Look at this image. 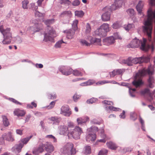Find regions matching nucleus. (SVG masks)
Masks as SVG:
<instances>
[{
    "mask_svg": "<svg viewBox=\"0 0 155 155\" xmlns=\"http://www.w3.org/2000/svg\"><path fill=\"white\" fill-rule=\"evenodd\" d=\"M59 129L60 134L67 135L68 137H72L76 140L80 139L81 135L83 132L82 128L77 126L74 127V124L71 122L68 123L67 126H60Z\"/></svg>",
    "mask_w": 155,
    "mask_h": 155,
    "instance_id": "nucleus-1",
    "label": "nucleus"
},
{
    "mask_svg": "<svg viewBox=\"0 0 155 155\" xmlns=\"http://www.w3.org/2000/svg\"><path fill=\"white\" fill-rule=\"evenodd\" d=\"M153 71V69L151 65L149 66L147 69L143 68L139 70V72L136 74L135 77V79L132 82L133 85L136 87L140 86L143 84L140 78L147 74H148L149 75H152ZM154 82L153 77L152 76H150L148 80V86L149 87L151 88L153 87L154 85L153 83Z\"/></svg>",
    "mask_w": 155,
    "mask_h": 155,
    "instance_id": "nucleus-2",
    "label": "nucleus"
},
{
    "mask_svg": "<svg viewBox=\"0 0 155 155\" xmlns=\"http://www.w3.org/2000/svg\"><path fill=\"white\" fill-rule=\"evenodd\" d=\"M45 24L48 26L47 32L45 33L43 41L45 42L49 41L51 42H54V38L56 36L55 32L52 28L49 27L48 25L53 24L54 22V19H48L44 21Z\"/></svg>",
    "mask_w": 155,
    "mask_h": 155,
    "instance_id": "nucleus-3",
    "label": "nucleus"
},
{
    "mask_svg": "<svg viewBox=\"0 0 155 155\" xmlns=\"http://www.w3.org/2000/svg\"><path fill=\"white\" fill-rule=\"evenodd\" d=\"M0 32L4 37V39L2 41V43L4 45L10 44L12 38L10 28H7L5 29L2 25H1L0 26Z\"/></svg>",
    "mask_w": 155,
    "mask_h": 155,
    "instance_id": "nucleus-4",
    "label": "nucleus"
},
{
    "mask_svg": "<svg viewBox=\"0 0 155 155\" xmlns=\"http://www.w3.org/2000/svg\"><path fill=\"white\" fill-rule=\"evenodd\" d=\"M60 153L61 155H72L75 154L76 151L74 144L71 143H68L61 148Z\"/></svg>",
    "mask_w": 155,
    "mask_h": 155,
    "instance_id": "nucleus-5",
    "label": "nucleus"
},
{
    "mask_svg": "<svg viewBox=\"0 0 155 155\" xmlns=\"http://www.w3.org/2000/svg\"><path fill=\"white\" fill-rule=\"evenodd\" d=\"M123 3L122 0H114V3L111 6H107L104 10L109 9V11H114L118 9L121 7Z\"/></svg>",
    "mask_w": 155,
    "mask_h": 155,
    "instance_id": "nucleus-6",
    "label": "nucleus"
},
{
    "mask_svg": "<svg viewBox=\"0 0 155 155\" xmlns=\"http://www.w3.org/2000/svg\"><path fill=\"white\" fill-rule=\"evenodd\" d=\"M59 70L63 74L68 76L71 74L72 72V69L67 66H61L58 68Z\"/></svg>",
    "mask_w": 155,
    "mask_h": 155,
    "instance_id": "nucleus-7",
    "label": "nucleus"
},
{
    "mask_svg": "<svg viewBox=\"0 0 155 155\" xmlns=\"http://www.w3.org/2000/svg\"><path fill=\"white\" fill-rule=\"evenodd\" d=\"M150 59V57L149 56L147 57L143 56L135 58H132V62H133V64H140L143 62L147 63L149 61Z\"/></svg>",
    "mask_w": 155,
    "mask_h": 155,
    "instance_id": "nucleus-8",
    "label": "nucleus"
},
{
    "mask_svg": "<svg viewBox=\"0 0 155 155\" xmlns=\"http://www.w3.org/2000/svg\"><path fill=\"white\" fill-rule=\"evenodd\" d=\"M105 7L103 9V11L105 12L101 15V19L103 21H107L110 20L111 14L110 12L112 11H109V9H107L106 10H104Z\"/></svg>",
    "mask_w": 155,
    "mask_h": 155,
    "instance_id": "nucleus-9",
    "label": "nucleus"
},
{
    "mask_svg": "<svg viewBox=\"0 0 155 155\" xmlns=\"http://www.w3.org/2000/svg\"><path fill=\"white\" fill-rule=\"evenodd\" d=\"M93 35L95 36L103 37L106 36L107 33L100 27L94 32Z\"/></svg>",
    "mask_w": 155,
    "mask_h": 155,
    "instance_id": "nucleus-10",
    "label": "nucleus"
},
{
    "mask_svg": "<svg viewBox=\"0 0 155 155\" xmlns=\"http://www.w3.org/2000/svg\"><path fill=\"white\" fill-rule=\"evenodd\" d=\"M125 71V70L123 68L115 69L110 73V77H113L116 75H122Z\"/></svg>",
    "mask_w": 155,
    "mask_h": 155,
    "instance_id": "nucleus-11",
    "label": "nucleus"
},
{
    "mask_svg": "<svg viewBox=\"0 0 155 155\" xmlns=\"http://www.w3.org/2000/svg\"><path fill=\"white\" fill-rule=\"evenodd\" d=\"M69 108L68 106H63L61 108L60 114L67 117L69 116L71 114V111H69Z\"/></svg>",
    "mask_w": 155,
    "mask_h": 155,
    "instance_id": "nucleus-12",
    "label": "nucleus"
},
{
    "mask_svg": "<svg viewBox=\"0 0 155 155\" xmlns=\"http://www.w3.org/2000/svg\"><path fill=\"white\" fill-rule=\"evenodd\" d=\"M144 2L142 1H140L136 6L137 11L139 15H142L141 17L144 16V14L142 12Z\"/></svg>",
    "mask_w": 155,
    "mask_h": 155,
    "instance_id": "nucleus-13",
    "label": "nucleus"
},
{
    "mask_svg": "<svg viewBox=\"0 0 155 155\" xmlns=\"http://www.w3.org/2000/svg\"><path fill=\"white\" fill-rule=\"evenodd\" d=\"M89 120V118L87 116H85L78 118L77 119V122L78 125H81Z\"/></svg>",
    "mask_w": 155,
    "mask_h": 155,
    "instance_id": "nucleus-14",
    "label": "nucleus"
},
{
    "mask_svg": "<svg viewBox=\"0 0 155 155\" xmlns=\"http://www.w3.org/2000/svg\"><path fill=\"white\" fill-rule=\"evenodd\" d=\"M31 23L35 25V27L36 30H35V31L37 32L39 31L42 29V25L37 20H32L31 21Z\"/></svg>",
    "mask_w": 155,
    "mask_h": 155,
    "instance_id": "nucleus-15",
    "label": "nucleus"
},
{
    "mask_svg": "<svg viewBox=\"0 0 155 155\" xmlns=\"http://www.w3.org/2000/svg\"><path fill=\"white\" fill-rule=\"evenodd\" d=\"M2 137L8 141L12 142L14 140L12 135V133L11 132H8L7 133L4 134L2 135Z\"/></svg>",
    "mask_w": 155,
    "mask_h": 155,
    "instance_id": "nucleus-16",
    "label": "nucleus"
},
{
    "mask_svg": "<svg viewBox=\"0 0 155 155\" xmlns=\"http://www.w3.org/2000/svg\"><path fill=\"white\" fill-rule=\"evenodd\" d=\"M64 32L66 34L67 38L68 39H72L74 38L75 31L69 29L64 31Z\"/></svg>",
    "mask_w": 155,
    "mask_h": 155,
    "instance_id": "nucleus-17",
    "label": "nucleus"
},
{
    "mask_svg": "<svg viewBox=\"0 0 155 155\" xmlns=\"http://www.w3.org/2000/svg\"><path fill=\"white\" fill-rule=\"evenodd\" d=\"M96 138V135L94 134L90 133L86 136V140L89 142H92L94 141Z\"/></svg>",
    "mask_w": 155,
    "mask_h": 155,
    "instance_id": "nucleus-18",
    "label": "nucleus"
},
{
    "mask_svg": "<svg viewBox=\"0 0 155 155\" xmlns=\"http://www.w3.org/2000/svg\"><path fill=\"white\" fill-rule=\"evenodd\" d=\"M45 145L43 144L41 145L38 148L35 149L33 151V153L35 155H37L39 153L43 152L44 151L43 148Z\"/></svg>",
    "mask_w": 155,
    "mask_h": 155,
    "instance_id": "nucleus-19",
    "label": "nucleus"
},
{
    "mask_svg": "<svg viewBox=\"0 0 155 155\" xmlns=\"http://www.w3.org/2000/svg\"><path fill=\"white\" fill-rule=\"evenodd\" d=\"M44 147H45L46 151L48 152L51 153L54 150L53 146L50 143L47 142Z\"/></svg>",
    "mask_w": 155,
    "mask_h": 155,
    "instance_id": "nucleus-20",
    "label": "nucleus"
},
{
    "mask_svg": "<svg viewBox=\"0 0 155 155\" xmlns=\"http://www.w3.org/2000/svg\"><path fill=\"white\" fill-rule=\"evenodd\" d=\"M14 114L18 116L22 117L25 114V112L23 110H21L19 109H17L15 110L14 112Z\"/></svg>",
    "mask_w": 155,
    "mask_h": 155,
    "instance_id": "nucleus-21",
    "label": "nucleus"
},
{
    "mask_svg": "<svg viewBox=\"0 0 155 155\" xmlns=\"http://www.w3.org/2000/svg\"><path fill=\"white\" fill-rule=\"evenodd\" d=\"M100 27L106 33L110 30L109 24L107 23H103Z\"/></svg>",
    "mask_w": 155,
    "mask_h": 155,
    "instance_id": "nucleus-22",
    "label": "nucleus"
},
{
    "mask_svg": "<svg viewBox=\"0 0 155 155\" xmlns=\"http://www.w3.org/2000/svg\"><path fill=\"white\" fill-rule=\"evenodd\" d=\"M104 41L107 43V45H109L114 43L115 41V39L114 37L111 36L105 39Z\"/></svg>",
    "mask_w": 155,
    "mask_h": 155,
    "instance_id": "nucleus-23",
    "label": "nucleus"
},
{
    "mask_svg": "<svg viewBox=\"0 0 155 155\" xmlns=\"http://www.w3.org/2000/svg\"><path fill=\"white\" fill-rule=\"evenodd\" d=\"M100 131L101 133V136L103 138V139L98 140H97V142H101L104 143L106 142V137L105 135L104 134V130L103 129H101V130H99Z\"/></svg>",
    "mask_w": 155,
    "mask_h": 155,
    "instance_id": "nucleus-24",
    "label": "nucleus"
},
{
    "mask_svg": "<svg viewBox=\"0 0 155 155\" xmlns=\"http://www.w3.org/2000/svg\"><path fill=\"white\" fill-rule=\"evenodd\" d=\"M107 145L109 148L112 150L116 149L117 147V146L116 144L111 141L107 143Z\"/></svg>",
    "mask_w": 155,
    "mask_h": 155,
    "instance_id": "nucleus-25",
    "label": "nucleus"
},
{
    "mask_svg": "<svg viewBox=\"0 0 155 155\" xmlns=\"http://www.w3.org/2000/svg\"><path fill=\"white\" fill-rule=\"evenodd\" d=\"M83 153L86 155L90 154L91 153V147L89 146H85L84 148Z\"/></svg>",
    "mask_w": 155,
    "mask_h": 155,
    "instance_id": "nucleus-26",
    "label": "nucleus"
},
{
    "mask_svg": "<svg viewBox=\"0 0 155 155\" xmlns=\"http://www.w3.org/2000/svg\"><path fill=\"white\" fill-rule=\"evenodd\" d=\"M121 25L122 24L120 21H117L112 24L111 27L113 29H117L120 28Z\"/></svg>",
    "mask_w": 155,
    "mask_h": 155,
    "instance_id": "nucleus-27",
    "label": "nucleus"
},
{
    "mask_svg": "<svg viewBox=\"0 0 155 155\" xmlns=\"http://www.w3.org/2000/svg\"><path fill=\"white\" fill-rule=\"evenodd\" d=\"M48 119L54 122V123L55 124H58L60 122L61 119L60 118L58 117H49Z\"/></svg>",
    "mask_w": 155,
    "mask_h": 155,
    "instance_id": "nucleus-28",
    "label": "nucleus"
},
{
    "mask_svg": "<svg viewBox=\"0 0 155 155\" xmlns=\"http://www.w3.org/2000/svg\"><path fill=\"white\" fill-rule=\"evenodd\" d=\"M23 144L21 143H20L18 144L15 145L13 149H15L18 152L21 151V148L23 147Z\"/></svg>",
    "mask_w": 155,
    "mask_h": 155,
    "instance_id": "nucleus-29",
    "label": "nucleus"
},
{
    "mask_svg": "<svg viewBox=\"0 0 155 155\" xmlns=\"http://www.w3.org/2000/svg\"><path fill=\"white\" fill-rule=\"evenodd\" d=\"M123 63L127 64L129 66H131L133 64L132 62V58L129 57L127 60H123Z\"/></svg>",
    "mask_w": 155,
    "mask_h": 155,
    "instance_id": "nucleus-30",
    "label": "nucleus"
},
{
    "mask_svg": "<svg viewBox=\"0 0 155 155\" xmlns=\"http://www.w3.org/2000/svg\"><path fill=\"white\" fill-rule=\"evenodd\" d=\"M75 15L79 18L82 17L84 15V13L82 10L76 11L74 12Z\"/></svg>",
    "mask_w": 155,
    "mask_h": 155,
    "instance_id": "nucleus-31",
    "label": "nucleus"
},
{
    "mask_svg": "<svg viewBox=\"0 0 155 155\" xmlns=\"http://www.w3.org/2000/svg\"><path fill=\"white\" fill-rule=\"evenodd\" d=\"M63 43L66 44L67 43L64 42L62 39L57 42L54 45V47L56 48H61Z\"/></svg>",
    "mask_w": 155,
    "mask_h": 155,
    "instance_id": "nucleus-32",
    "label": "nucleus"
},
{
    "mask_svg": "<svg viewBox=\"0 0 155 155\" xmlns=\"http://www.w3.org/2000/svg\"><path fill=\"white\" fill-rule=\"evenodd\" d=\"M32 136H30L24 138L20 140L21 143L23 144H26L30 140Z\"/></svg>",
    "mask_w": 155,
    "mask_h": 155,
    "instance_id": "nucleus-33",
    "label": "nucleus"
},
{
    "mask_svg": "<svg viewBox=\"0 0 155 155\" xmlns=\"http://www.w3.org/2000/svg\"><path fill=\"white\" fill-rule=\"evenodd\" d=\"M2 117L3 118V122L4 125L5 127L8 126L9 124V123L7 117L5 116H2Z\"/></svg>",
    "mask_w": 155,
    "mask_h": 155,
    "instance_id": "nucleus-34",
    "label": "nucleus"
},
{
    "mask_svg": "<svg viewBox=\"0 0 155 155\" xmlns=\"http://www.w3.org/2000/svg\"><path fill=\"white\" fill-rule=\"evenodd\" d=\"M91 27L90 25L88 23L86 24L85 26V32L87 34H89L91 31Z\"/></svg>",
    "mask_w": 155,
    "mask_h": 155,
    "instance_id": "nucleus-35",
    "label": "nucleus"
},
{
    "mask_svg": "<svg viewBox=\"0 0 155 155\" xmlns=\"http://www.w3.org/2000/svg\"><path fill=\"white\" fill-rule=\"evenodd\" d=\"M134 27V26L132 24H129L127 25H125L124 28L127 31H129L131 30Z\"/></svg>",
    "mask_w": 155,
    "mask_h": 155,
    "instance_id": "nucleus-36",
    "label": "nucleus"
},
{
    "mask_svg": "<svg viewBox=\"0 0 155 155\" xmlns=\"http://www.w3.org/2000/svg\"><path fill=\"white\" fill-rule=\"evenodd\" d=\"M29 2L28 0H23L21 2L22 6L24 9H27Z\"/></svg>",
    "mask_w": 155,
    "mask_h": 155,
    "instance_id": "nucleus-37",
    "label": "nucleus"
},
{
    "mask_svg": "<svg viewBox=\"0 0 155 155\" xmlns=\"http://www.w3.org/2000/svg\"><path fill=\"white\" fill-rule=\"evenodd\" d=\"M78 23V21L77 20H75L74 21L73 23L72 24V28L74 30H76L78 28L77 24Z\"/></svg>",
    "mask_w": 155,
    "mask_h": 155,
    "instance_id": "nucleus-38",
    "label": "nucleus"
},
{
    "mask_svg": "<svg viewBox=\"0 0 155 155\" xmlns=\"http://www.w3.org/2000/svg\"><path fill=\"white\" fill-rule=\"evenodd\" d=\"M72 73H73V74L75 76H82V73L77 69L75 70L74 71L72 70Z\"/></svg>",
    "mask_w": 155,
    "mask_h": 155,
    "instance_id": "nucleus-39",
    "label": "nucleus"
},
{
    "mask_svg": "<svg viewBox=\"0 0 155 155\" xmlns=\"http://www.w3.org/2000/svg\"><path fill=\"white\" fill-rule=\"evenodd\" d=\"M48 98L51 99H54L56 98L57 96L55 93H53L50 94H48Z\"/></svg>",
    "mask_w": 155,
    "mask_h": 155,
    "instance_id": "nucleus-40",
    "label": "nucleus"
},
{
    "mask_svg": "<svg viewBox=\"0 0 155 155\" xmlns=\"http://www.w3.org/2000/svg\"><path fill=\"white\" fill-rule=\"evenodd\" d=\"M107 151L105 149H102L100 151L97 155H106Z\"/></svg>",
    "mask_w": 155,
    "mask_h": 155,
    "instance_id": "nucleus-41",
    "label": "nucleus"
},
{
    "mask_svg": "<svg viewBox=\"0 0 155 155\" xmlns=\"http://www.w3.org/2000/svg\"><path fill=\"white\" fill-rule=\"evenodd\" d=\"M108 108L110 110H112L114 111H120L121 109L112 106H110L108 107Z\"/></svg>",
    "mask_w": 155,
    "mask_h": 155,
    "instance_id": "nucleus-42",
    "label": "nucleus"
},
{
    "mask_svg": "<svg viewBox=\"0 0 155 155\" xmlns=\"http://www.w3.org/2000/svg\"><path fill=\"white\" fill-rule=\"evenodd\" d=\"M87 130L89 131L96 132L98 131V128L97 127L92 126L91 128H88Z\"/></svg>",
    "mask_w": 155,
    "mask_h": 155,
    "instance_id": "nucleus-43",
    "label": "nucleus"
},
{
    "mask_svg": "<svg viewBox=\"0 0 155 155\" xmlns=\"http://www.w3.org/2000/svg\"><path fill=\"white\" fill-rule=\"evenodd\" d=\"M97 101V100L96 98H92L88 100L87 102L88 104H92L93 103H94L96 102Z\"/></svg>",
    "mask_w": 155,
    "mask_h": 155,
    "instance_id": "nucleus-44",
    "label": "nucleus"
},
{
    "mask_svg": "<svg viewBox=\"0 0 155 155\" xmlns=\"http://www.w3.org/2000/svg\"><path fill=\"white\" fill-rule=\"evenodd\" d=\"M127 12V13L130 16H133L134 14V10L132 8L128 9Z\"/></svg>",
    "mask_w": 155,
    "mask_h": 155,
    "instance_id": "nucleus-45",
    "label": "nucleus"
},
{
    "mask_svg": "<svg viewBox=\"0 0 155 155\" xmlns=\"http://www.w3.org/2000/svg\"><path fill=\"white\" fill-rule=\"evenodd\" d=\"M61 15H68L69 17H71V13L70 11H65L61 14Z\"/></svg>",
    "mask_w": 155,
    "mask_h": 155,
    "instance_id": "nucleus-46",
    "label": "nucleus"
},
{
    "mask_svg": "<svg viewBox=\"0 0 155 155\" xmlns=\"http://www.w3.org/2000/svg\"><path fill=\"white\" fill-rule=\"evenodd\" d=\"M136 91V89L135 88L131 89L129 88V93L130 96L132 97H134L135 95L134 94V93Z\"/></svg>",
    "mask_w": 155,
    "mask_h": 155,
    "instance_id": "nucleus-47",
    "label": "nucleus"
},
{
    "mask_svg": "<svg viewBox=\"0 0 155 155\" xmlns=\"http://www.w3.org/2000/svg\"><path fill=\"white\" fill-rule=\"evenodd\" d=\"M14 41L17 43H20L22 41L21 38L19 36H17L15 38Z\"/></svg>",
    "mask_w": 155,
    "mask_h": 155,
    "instance_id": "nucleus-48",
    "label": "nucleus"
},
{
    "mask_svg": "<svg viewBox=\"0 0 155 155\" xmlns=\"http://www.w3.org/2000/svg\"><path fill=\"white\" fill-rule=\"evenodd\" d=\"M31 105L29 104H28L27 105V108H32L33 107H37V104L34 102H32L31 103Z\"/></svg>",
    "mask_w": 155,
    "mask_h": 155,
    "instance_id": "nucleus-49",
    "label": "nucleus"
},
{
    "mask_svg": "<svg viewBox=\"0 0 155 155\" xmlns=\"http://www.w3.org/2000/svg\"><path fill=\"white\" fill-rule=\"evenodd\" d=\"M46 137L48 138H50L53 140V141L54 142H57V139L55 137L52 135H48L46 136Z\"/></svg>",
    "mask_w": 155,
    "mask_h": 155,
    "instance_id": "nucleus-50",
    "label": "nucleus"
},
{
    "mask_svg": "<svg viewBox=\"0 0 155 155\" xmlns=\"http://www.w3.org/2000/svg\"><path fill=\"white\" fill-rule=\"evenodd\" d=\"M80 42L83 45L88 46L90 45V43L84 40H81Z\"/></svg>",
    "mask_w": 155,
    "mask_h": 155,
    "instance_id": "nucleus-51",
    "label": "nucleus"
},
{
    "mask_svg": "<svg viewBox=\"0 0 155 155\" xmlns=\"http://www.w3.org/2000/svg\"><path fill=\"white\" fill-rule=\"evenodd\" d=\"M60 3L61 4L68 5L70 4L71 2L69 0H61L60 1Z\"/></svg>",
    "mask_w": 155,
    "mask_h": 155,
    "instance_id": "nucleus-52",
    "label": "nucleus"
},
{
    "mask_svg": "<svg viewBox=\"0 0 155 155\" xmlns=\"http://www.w3.org/2000/svg\"><path fill=\"white\" fill-rule=\"evenodd\" d=\"M140 121L141 124V128L143 130L145 131V130L144 128V121L142 118L141 117H140L139 119Z\"/></svg>",
    "mask_w": 155,
    "mask_h": 155,
    "instance_id": "nucleus-53",
    "label": "nucleus"
},
{
    "mask_svg": "<svg viewBox=\"0 0 155 155\" xmlns=\"http://www.w3.org/2000/svg\"><path fill=\"white\" fill-rule=\"evenodd\" d=\"M112 36L114 37L115 40L117 39H122L121 37L117 33H114Z\"/></svg>",
    "mask_w": 155,
    "mask_h": 155,
    "instance_id": "nucleus-54",
    "label": "nucleus"
},
{
    "mask_svg": "<svg viewBox=\"0 0 155 155\" xmlns=\"http://www.w3.org/2000/svg\"><path fill=\"white\" fill-rule=\"evenodd\" d=\"M55 104V102L54 101H52L50 103L49 105L48 106V108L49 109H51L53 108Z\"/></svg>",
    "mask_w": 155,
    "mask_h": 155,
    "instance_id": "nucleus-55",
    "label": "nucleus"
},
{
    "mask_svg": "<svg viewBox=\"0 0 155 155\" xmlns=\"http://www.w3.org/2000/svg\"><path fill=\"white\" fill-rule=\"evenodd\" d=\"M80 96L79 95L75 94L73 96V100L74 101L76 102L77 100L80 98Z\"/></svg>",
    "mask_w": 155,
    "mask_h": 155,
    "instance_id": "nucleus-56",
    "label": "nucleus"
},
{
    "mask_svg": "<svg viewBox=\"0 0 155 155\" xmlns=\"http://www.w3.org/2000/svg\"><path fill=\"white\" fill-rule=\"evenodd\" d=\"M92 40L94 41V42H97V45H101V40L100 39L97 38H92Z\"/></svg>",
    "mask_w": 155,
    "mask_h": 155,
    "instance_id": "nucleus-57",
    "label": "nucleus"
},
{
    "mask_svg": "<svg viewBox=\"0 0 155 155\" xmlns=\"http://www.w3.org/2000/svg\"><path fill=\"white\" fill-rule=\"evenodd\" d=\"M150 92V91L148 88H146L144 90H143L141 92V93L142 94H148Z\"/></svg>",
    "mask_w": 155,
    "mask_h": 155,
    "instance_id": "nucleus-58",
    "label": "nucleus"
},
{
    "mask_svg": "<svg viewBox=\"0 0 155 155\" xmlns=\"http://www.w3.org/2000/svg\"><path fill=\"white\" fill-rule=\"evenodd\" d=\"M80 4V2L78 0H75L72 3V5L74 6H78Z\"/></svg>",
    "mask_w": 155,
    "mask_h": 155,
    "instance_id": "nucleus-59",
    "label": "nucleus"
},
{
    "mask_svg": "<svg viewBox=\"0 0 155 155\" xmlns=\"http://www.w3.org/2000/svg\"><path fill=\"white\" fill-rule=\"evenodd\" d=\"M103 103L108 105H113V103L110 101H109L107 100H104L102 102Z\"/></svg>",
    "mask_w": 155,
    "mask_h": 155,
    "instance_id": "nucleus-60",
    "label": "nucleus"
},
{
    "mask_svg": "<svg viewBox=\"0 0 155 155\" xmlns=\"http://www.w3.org/2000/svg\"><path fill=\"white\" fill-rule=\"evenodd\" d=\"M110 83L109 81H102L98 82L96 83V85H102L105 83Z\"/></svg>",
    "mask_w": 155,
    "mask_h": 155,
    "instance_id": "nucleus-61",
    "label": "nucleus"
},
{
    "mask_svg": "<svg viewBox=\"0 0 155 155\" xmlns=\"http://www.w3.org/2000/svg\"><path fill=\"white\" fill-rule=\"evenodd\" d=\"M35 15L36 17H40L42 16L43 15L38 11H36L35 12Z\"/></svg>",
    "mask_w": 155,
    "mask_h": 155,
    "instance_id": "nucleus-62",
    "label": "nucleus"
},
{
    "mask_svg": "<svg viewBox=\"0 0 155 155\" xmlns=\"http://www.w3.org/2000/svg\"><path fill=\"white\" fill-rule=\"evenodd\" d=\"M91 123L92 124H99L100 122H98L97 119H93L91 121Z\"/></svg>",
    "mask_w": 155,
    "mask_h": 155,
    "instance_id": "nucleus-63",
    "label": "nucleus"
},
{
    "mask_svg": "<svg viewBox=\"0 0 155 155\" xmlns=\"http://www.w3.org/2000/svg\"><path fill=\"white\" fill-rule=\"evenodd\" d=\"M87 82L88 85H92L95 83V81L93 80H89Z\"/></svg>",
    "mask_w": 155,
    "mask_h": 155,
    "instance_id": "nucleus-64",
    "label": "nucleus"
}]
</instances>
